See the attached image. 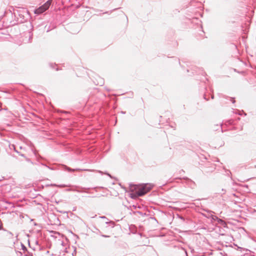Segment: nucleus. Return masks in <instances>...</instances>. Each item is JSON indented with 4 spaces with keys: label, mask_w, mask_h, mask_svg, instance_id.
<instances>
[{
    "label": "nucleus",
    "mask_w": 256,
    "mask_h": 256,
    "mask_svg": "<svg viewBox=\"0 0 256 256\" xmlns=\"http://www.w3.org/2000/svg\"><path fill=\"white\" fill-rule=\"evenodd\" d=\"M136 212L140 214L142 216L143 215V213L142 212H141L138 211V212Z\"/></svg>",
    "instance_id": "24"
},
{
    "label": "nucleus",
    "mask_w": 256,
    "mask_h": 256,
    "mask_svg": "<svg viewBox=\"0 0 256 256\" xmlns=\"http://www.w3.org/2000/svg\"><path fill=\"white\" fill-rule=\"evenodd\" d=\"M151 218L153 220H156L157 222H158L157 220L154 217H152Z\"/></svg>",
    "instance_id": "23"
},
{
    "label": "nucleus",
    "mask_w": 256,
    "mask_h": 256,
    "mask_svg": "<svg viewBox=\"0 0 256 256\" xmlns=\"http://www.w3.org/2000/svg\"><path fill=\"white\" fill-rule=\"evenodd\" d=\"M15 152L18 154L20 156H23L24 158H26V156H24V154H22L20 152H18V150H15Z\"/></svg>",
    "instance_id": "13"
},
{
    "label": "nucleus",
    "mask_w": 256,
    "mask_h": 256,
    "mask_svg": "<svg viewBox=\"0 0 256 256\" xmlns=\"http://www.w3.org/2000/svg\"><path fill=\"white\" fill-rule=\"evenodd\" d=\"M8 234H9L10 235H11L12 236H13V234H12V232H8Z\"/></svg>",
    "instance_id": "27"
},
{
    "label": "nucleus",
    "mask_w": 256,
    "mask_h": 256,
    "mask_svg": "<svg viewBox=\"0 0 256 256\" xmlns=\"http://www.w3.org/2000/svg\"><path fill=\"white\" fill-rule=\"evenodd\" d=\"M46 186H56V187H58V188H65L66 186V184H46Z\"/></svg>",
    "instance_id": "9"
},
{
    "label": "nucleus",
    "mask_w": 256,
    "mask_h": 256,
    "mask_svg": "<svg viewBox=\"0 0 256 256\" xmlns=\"http://www.w3.org/2000/svg\"><path fill=\"white\" fill-rule=\"evenodd\" d=\"M74 252H76V248H75V250H74Z\"/></svg>",
    "instance_id": "36"
},
{
    "label": "nucleus",
    "mask_w": 256,
    "mask_h": 256,
    "mask_svg": "<svg viewBox=\"0 0 256 256\" xmlns=\"http://www.w3.org/2000/svg\"><path fill=\"white\" fill-rule=\"evenodd\" d=\"M20 245L22 246V249L24 250V252H26L28 250L26 247L24 245V244L21 243Z\"/></svg>",
    "instance_id": "12"
},
{
    "label": "nucleus",
    "mask_w": 256,
    "mask_h": 256,
    "mask_svg": "<svg viewBox=\"0 0 256 256\" xmlns=\"http://www.w3.org/2000/svg\"><path fill=\"white\" fill-rule=\"evenodd\" d=\"M231 101L232 104H234L236 102L235 100H234V98H231Z\"/></svg>",
    "instance_id": "21"
},
{
    "label": "nucleus",
    "mask_w": 256,
    "mask_h": 256,
    "mask_svg": "<svg viewBox=\"0 0 256 256\" xmlns=\"http://www.w3.org/2000/svg\"><path fill=\"white\" fill-rule=\"evenodd\" d=\"M52 0H48L44 4L35 9L34 12L36 14H40L48 10L52 4Z\"/></svg>",
    "instance_id": "3"
},
{
    "label": "nucleus",
    "mask_w": 256,
    "mask_h": 256,
    "mask_svg": "<svg viewBox=\"0 0 256 256\" xmlns=\"http://www.w3.org/2000/svg\"><path fill=\"white\" fill-rule=\"evenodd\" d=\"M106 224H108L111 228H114L115 226V223L113 221L106 222Z\"/></svg>",
    "instance_id": "10"
},
{
    "label": "nucleus",
    "mask_w": 256,
    "mask_h": 256,
    "mask_svg": "<svg viewBox=\"0 0 256 256\" xmlns=\"http://www.w3.org/2000/svg\"><path fill=\"white\" fill-rule=\"evenodd\" d=\"M204 210L207 212V214L202 213V215L208 218H210V216H212V213H213L214 212L209 210Z\"/></svg>",
    "instance_id": "7"
},
{
    "label": "nucleus",
    "mask_w": 256,
    "mask_h": 256,
    "mask_svg": "<svg viewBox=\"0 0 256 256\" xmlns=\"http://www.w3.org/2000/svg\"><path fill=\"white\" fill-rule=\"evenodd\" d=\"M226 174L228 176H230V174H232L231 172L228 170H226Z\"/></svg>",
    "instance_id": "15"
},
{
    "label": "nucleus",
    "mask_w": 256,
    "mask_h": 256,
    "mask_svg": "<svg viewBox=\"0 0 256 256\" xmlns=\"http://www.w3.org/2000/svg\"><path fill=\"white\" fill-rule=\"evenodd\" d=\"M27 236L28 237H29L30 236V235L28 234H27Z\"/></svg>",
    "instance_id": "37"
},
{
    "label": "nucleus",
    "mask_w": 256,
    "mask_h": 256,
    "mask_svg": "<svg viewBox=\"0 0 256 256\" xmlns=\"http://www.w3.org/2000/svg\"><path fill=\"white\" fill-rule=\"evenodd\" d=\"M180 218L182 220H184V218L182 216H180Z\"/></svg>",
    "instance_id": "31"
},
{
    "label": "nucleus",
    "mask_w": 256,
    "mask_h": 256,
    "mask_svg": "<svg viewBox=\"0 0 256 256\" xmlns=\"http://www.w3.org/2000/svg\"><path fill=\"white\" fill-rule=\"evenodd\" d=\"M102 218H106V217L105 216H100Z\"/></svg>",
    "instance_id": "30"
},
{
    "label": "nucleus",
    "mask_w": 256,
    "mask_h": 256,
    "mask_svg": "<svg viewBox=\"0 0 256 256\" xmlns=\"http://www.w3.org/2000/svg\"><path fill=\"white\" fill-rule=\"evenodd\" d=\"M137 208H140V206H137Z\"/></svg>",
    "instance_id": "35"
},
{
    "label": "nucleus",
    "mask_w": 256,
    "mask_h": 256,
    "mask_svg": "<svg viewBox=\"0 0 256 256\" xmlns=\"http://www.w3.org/2000/svg\"><path fill=\"white\" fill-rule=\"evenodd\" d=\"M36 245H39V243H38V240H36Z\"/></svg>",
    "instance_id": "28"
},
{
    "label": "nucleus",
    "mask_w": 256,
    "mask_h": 256,
    "mask_svg": "<svg viewBox=\"0 0 256 256\" xmlns=\"http://www.w3.org/2000/svg\"><path fill=\"white\" fill-rule=\"evenodd\" d=\"M211 98H212V99H213V98H214V95H212V96H211Z\"/></svg>",
    "instance_id": "34"
},
{
    "label": "nucleus",
    "mask_w": 256,
    "mask_h": 256,
    "mask_svg": "<svg viewBox=\"0 0 256 256\" xmlns=\"http://www.w3.org/2000/svg\"><path fill=\"white\" fill-rule=\"evenodd\" d=\"M215 217H218L216 216H214L212 214V216H210V218L212 222H216V219L215 218Z\"/></svg>",
    "instance_id": "11"
},
{
    "label": "nucleus",
    "mask_w": 256,
    "mask_h": 256,
    "mask_svg": "<svg viewBox=\"0 0 256 256\" xmlns=\"http://www.w3.org/2000/svg\"><path fill=\"white\" fill-rule=\"evenodd\" d=\"M11 146H12V147L10 148H13V149H14V150L15 151V150H16V146H14V144H12Z\"/></svg>",
    "instance_id": "19"
},
{
    "label": "nucleus",
    "mask_w": 256,
    "mask_h": 256,
    "mask_svg": "<svg viewBox=\"0 0 256 256\" xmlns=\"http://www.w3.org/2000/svg\"><path fill=\"white\" fill-rule=\"evenodd\" d=\"M171 127L172 128H174V126L172 125V126H171Z\"/></svg>",
    "instance_id": "38"
},
{
    "label": "nucleus",
    "mask_w": 256,
    "mask_h": 256,
    "mask_svg": "<svg viewBox=\"0 0 256 256\" xmlns=\"http://www.w3.org/2000/svg\"><path fill=\"white\" fill-rule=\"evenodd\" d=\"M25 158H26V160L27 162H30V158H26V157Z\"/></svg>",
    "instance_id": "22"
},
{
    "label": "nucleus",
    "mask_w": 256,
    "mask_h": 256,
    "mask_svg": "<svg viewBox=\"0 0 256 256\" xmlns=\"http://www.w3.org/2000/svg\"><path fill=\"white\" fill-rule=\"evenodd\" d=\"M106 174H107L108 176H110V178H112V176H111V175H110V174H108V172H106Z\"/></svg>",
    "instance_id": "25"
},
{
    "label": "nucleus",
    "mask_w": 256,
    "mask_h": 256,
    "mask_svg": "<svg viewBox=\"0 0 256 256\" xmlns=\"http://www.w3.org/2000/svg\"><path fill=\"white\" fill-rule=\"evenodd\" d=\"M132 207L134 208V209H136L137 208V206L136 205H133Z\"/></svg>",
    "instance_id": "26"
},
{
    "label": "nucleus",
    "mask_w": 256,
    "mask_h": 256,
    "mask_svg": "<svg viewBox=\"0 0 256 256\" xmlns=\"http://www.w3.org/2000/svg\"><path fill=\"white\" fill-rule=\"evenodd\" d=\"M215 218L216 219V222L218 224H220L222 226L224 227H226L227 224L226 222L222 219L218 218V217H215Z\"/></svg>",
    "instance_id": "6"
},
{
    "label": "nucleus",
    "mask_w": 256,
    "mask_h": 256,
    "mask_svg": "<svg viewBox=\"0 0 256 256\" xmlns=\"http://www.w3.org/2000/svg\"><path fill=\"white\" fill-rule=\"evenodd\" d=\"M101 236L104 238H108L110 236H107V235H105V234H101Z\"/></svg>",
    "instance_id": "20"
},
{
    "label": "nucleus",
    "mask_w": 256,
    "mask_h": 256,
    "mask_svg": "<svg viewBox=\"0 0 256 256\" xmlns=\"http://www.w3.org/2000/svg\"><path fill=\"white\" fill-rule=\"evenodd\" d=\"M24 12H21L20 10H16V20L18 22V24L24 22L26 20L24 15Z\"/></svg>",
    "instance_id": "4"
},
{
    "label": "nucleus",
    "mask_w": 256,
    "mask_h": 256,
    "mask_svg": "<svg viewBox=\"0 0 256 256\" xmlns=\"http://www.w3.org/2000/svg\"><path fill=\"white\" fill-rule=\"evenodd\" d=\"M120 185L121 186V187H122V188H124V190L126 189V188H125V187L122 186L120 184Z\"/></svg>",
    "instance_id": "32"
},
{
    "label": "nucleus",
    "mask_w": 256,
    "mask_h": 256,
    "mask_svg": "<svg viewBox=\"0 0 256 256\" xmlns=\"http://www.w3.org/2000/svg\"><path fill=\"white\" fill-rule=\"evenodd\" d=\"M238 248H237V250L240 251V252H242V251H244L245 250H246V249L243 248H242V247H240V246H237Z\"/></svg>",
    "instance_id": "14"
},
{
    "label": "nucleus",
    "mask_w": 256,
    "mask_h": 256,
    "mask_svg": "<svg viewBox=\"0 0 256 256\" xmlns=\"http://www.w3.org/2000/svg\"><path fill=\"white\" fill-rule=\"evenodd\" d=\"M28 254H30V256H33V254H32V253H30V252H28Z\"/></svg>",
    "instance_id": "33"
},
{
    "label": "nucleus",
    "mask_w": 256,
    "mask_h": 256,
    "mask_svg": "<svg viewBox=\"0 0 256 256\" xmlns=\"http://www.w3.org/2000/svg\"><path fill=\"white\" fill-rule=\"evenodd\" d=\"M204 100H208V98H206V94H204Z\"/></svg>",
    "instance_id": "18"
},
{
    "label": "nucleus",
    "mask_w": 256,
    "mask_h": 256,
    "mask_svg": "<svg viewBox=\"0 0 256 256\" xmlns=\"http://www.w3.org/2000/svg\"><path fill=\"white\" fill-rule=\"evenodd\" d=\"M214 169L215 168L214 166L211 167V168L210 170H207L206 172H212Z\"/></svg>",
    "instance_id": "17"
},
{
    "label": "nucleus",
    "mask_w": 256,
    "mask_h": 256,
    "mask_svg": "<svg viewBox=\"0 0 256 256\" xmlns=\"http://www.w3.org/2000/svg\"><path fill=\"white\" fill-rule=\"evenodd\" d=\"M50 66L52 68H54V67H55V66H56V64H52V63H50Z\"/></svg>",
    "instance_id": "16"
},
{
    "label": "nucleus",
    "mask_w": 256,
    "mask_h": 256,
    "mask_svg": "<svg viewBox=\"0 0 256 256\" xmlns=\"http://www.w3.org/2000/svg\"><path fill=\"white\" fill-rule=\"evenodd\" d=\"M65 169L68 172H74L76 171H91L90 170L88 169H81V168H72L67 166H65Z\"/></svg>",
    "instance_id": "5"
},
{
    "label": "nucleus",
    "mask_w": 256,
    "mask_h": 256,
    "mask_svg": "<svg viewBox=\"0 0 256 256\" xmlns=\"http://www.w3.org/2000/svg\"><path fill=\"white\" fill-rule=\"evenodd\" d=\"M221 130V132H223V130H222V125L221 124H216V125H214V127L213 128V130Z\"/></svg>",
    "instance_id": "8"
},
{
    "label": "nucleus",
    "mask_w": 256,
    "mask_h": 256,
    "mask_svg": "<svg viewBox=\"0 0 256 256\" xmlns=\"http://www.w3.org/2000/svg\"><path fill=\"white\" fill-rule=\"evenodd\" d=\"M28 246H29L30 247V240H28Z\"/></svg>",
    "instance_id": "29"
},
{
    "label": "nucleus",
    "mask_w": 256,
    "mask_h": 256,
    "mask_svg": "<svg viewBox=\"0 0 256 256\" xmlns=\"http://www.w3.org/2000/svg\"><path fill=\"white\" fill-rule=\"evenodd\" d=\"M154 184H142L136 193L130 194V197L133 199H136L138 196H142L150 192L153 188Z\"/></svg>",
    "instance_id": "2"
},
{
    "label": "nucleus",
    "mask_w": 256,
    "mask_h": 256,
    "mask_svg": "<svg viewBox=\"0 0 256 256\" xmlns=\"http://www.w3.org/2000/svg\"><path fill=\"white\" fill-rule=\"evenodd\" d=\"M16 12L14 11V14L11 11L6 12L2 18L0 17V30L2 29V26L8 28L18 24L16 20Z\"/></svg>",
    "instance_id": "1"
}]
</instances>
